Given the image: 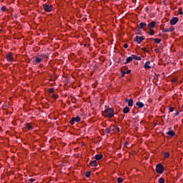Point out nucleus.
<instances>
[{
    "mask_svg": "<svg viewBox=\"0 0 183 183\" xmlns=\"http://www.w3.org/2000/svg\"><path fill=\"white\" fill-rule=\"evenodd\" d=\"M144 69H151V61H148L144 64Z\"/></svg>",
    "mask_w": 183,
    "mask_h": 183,
    "instance_id": "obj_8",
    "label": "nucleus"
},
{
    "mask_svg": "<svg viewBox=\"0 0 183 183\" xmlns=\"http://www.w3.org/2000/svg\"><path fill=\"white\" fill-rule=\"evenodd\" d=\"M178 115H179V112H177L174 114V117H178Z\"/></svg>",
    "mask_w": 183,
    "mask_h": 183,
    "instance_id": "obj_40",
    "label": "nucleus"
},
{
    "mask_svg": "<svg viewBox=\"0 0 183 183\" xmlns=\"http://www.w3.org/2000/svg\"><path fill=\"white\" fill-rule=\"evenodd\" d=\"M138 27L139 28V29H143V31H147V29H145V28H147V23L141 22L139 24Z\"/></svg>",
    "mask_w": 183,
    "mask_h": 183,
    "instance_id": "obj_6",
    "label": "nucleus"
},
{
    "mask_svg": "<svg viewBox=\"0 0 183 183\" xmlns=\"http://www.w3.org/2000/svg\"><path fill=\"white\" fill-rule=\"evenodd\" d=\"M155 25H157V21H153L148 24V26L150 29H152V28H155Z\"/></svg>",
    "mask_w": 183,
    "mask_h": 183,
    "instance_id": "obj_9",
    "label": "nucleus"
},
{
    "mask_svg": "<svg viewBox=\"0 0 183 183\" xmlns=\"http://www.w3.org/2000/svg\"><path fill=\"white\" fill-rule=\"evenodd\" d=\"M42 58L40 57H36L35 62L36 64H41L42 62Z\"/></svg>",
    "mask_w": 183,
    "mask_h": 183,
    "instance_id": "obj_20",
    "label": "nucleus"
},
{
    "mask_svg": "<svg viewBox=\"0 0 183 183\" xmlns=\"http://www.w3.org/2000/svg\"><path fill=\"white\" fill-rule=\"evenodd\" d=\"M116 129L117 130L118 132H119L120 131L119 127H116Z\"/></svg>",
    "mask_w": 183,
    "mask_h": 183,
    "instance_id": "obj_45",
    "label": "nucleus"
},
{
    "mask_svg": "<svg viewBox=\"0 0 183 183\" xmlns=\"http://www.w3.org/2000/svg\"><path fill=\"white\" fill-rule=\"evenodd\" d=\"M103 157L104 156L102 154H96L94 158H95V159H97V161H99V160L102 159Z\"/></svg>",
    "mask_w": 183,
    "mask_h": 183,
    "instance_id": "obj_15",
    "label": "nucleus"
},
{
    "mask_svg": "<svg viewBox=\"0 0 183 183\" xmlns=\"http://www.w3.org/2000/svg\"><path fill=\"white\" fill-rule=\"evenodd\" d=\"M174 31H175V28L174 26H172L170 29H169V32H174Z\"/></svg>",
    "mask_w": 183,
    "mask_h": 183,
    "instance_id": "obj_27",
    "label": "nucleus"
},
{
    "mask_svg": "<svg viewBox=\"0 0 183 183\" xmlns=\"http://www.w3.org/2000/svg\"><path fill=\"white\" fill-rule=\"evenodd\" d=\"M126 102H128L129 107H134V100L132 99H127Z\"/></svg>",
    "mask_w": 183,
    "mask_h": 183,
    "instance_id": "obj_10",
    "label": "nucleus"
},
{
    "mask_svg": "<svg viewBox=\"0 0 183 183\" xmlns=\"http://www.w3.org/2000/svg\"><path fill=\"white\" fill-rule=\"evenodd\" d=\"M6 59H7L8 62H12V61H14V57L12 56V53L7 54Z\"/></svg>",
    "mask_w": 183,
    "mask_h": 183,
    "instance_id": "obj_7",
    "label": "nucleus"
},
{
    "mask_svg": "<svg viewBox=\"0 0 183 183\" xmlns=\"http://www.w3.org/2000/svg\"><path fill=\"white\" fill-rule=\"evenodd\" d=\"M167 134L169 135V137H174L175 132L173 130H169V132H167Z\"/></svg>",
    "mask_w": 183,
    "mask_h": 183,
    "instance_id": "obj_16",
    "label": "nucleus"
},
{
    "mask_svg": "<svg viewBox=\"0 0 183 183\" xmlns=\"http://www.w3.org/2000/svg\"><path fill=\"white\" fill-rule=\"evenodd\" d=\"M40 56H41V58L43 59V58L46 57V54H41Z\"/></svg>",
    "mask_w": 183,
    "mask_h": 183,
    "instance_id": "obj_39",
    "label": "nucleus"
},
{
    "mask_svg": "<svg viewBox=\"0 0 183 183\" xmlns=\"http://www.w3.org/2000/svg\"><path fill=\"white\" fill-rule=\"evenodd\" d=\"M177 78L172 79V82H177Z\"/></svg>",
    "mask_w": 183,
    "mask_h": 183,
    "instance_id": "obj_41",
    "label": "nucleus"
},
{
    "mask_svg": "<svg viewBox=\"0 0 183 183\" xmlns=\"http://www.w3.org/2000/svg\"><path fill=\"white\" fill-rule=\"evenodd\" d=\"M126 71H122V77L124 78L125 76Z\"/></svg>",
    "mask_w": 183,
    "mask_h": 183,
    "instance_id": "obj_34",
    "label": "nucleus"
},
{
    "mask_svg": "<svg viewBox=\"0 0 183 183\" xmlns=\"http://www.w3.org/2000/svg\"><path fill=\"white\" fill-rule=\"evenodd\" d=\"M169 112H174V107H169Z\"/></svg>",
    "mask_w": 183,
    "mask_h": 183,
    "instance_id": "obj_35",
    "label": "nucleus"
},
{
    "mask_svg": "<svg viewBox=\"0 0 183 183\" xmlns=\"http://www.w3.org/2000/svg\"><path fill=\"white\" fill-rule=\"evenodd\" d=\"M90 167H98V162H97V160H93L92 162H90L89 163Z\"/></svg>",
    "mask_w": 183,
    "mask_h": 183,
    "instance_id": "obj_11",
    "label": "nucleus"
},
{
    "mask_svg": "<svg viewBox=\"0 0 183 183\" xmlns=\"http://www.w3.org/2000/svg\"><path fill=\"white\" fill-rule=\"evenodd\" d=\"M69 123L71 124V125H74V124H75V120L74 119V117L71 118V119L69 122Z\"/></svg>",
    "mask_w": 183,
    "mask_h": 183,
    "instance_id": "obj_28",
    "label": "nucleus"
},
{
    "mask_svg": "<svg viewBox=\"0 0 183 183\" xmlns=\"http://www.w3.org/2000/svg\"><path fill=\"white\" fill-rule=\"evenodd\" d=\"M165 182V179H164V177H161L159 179V183H164Z\"/></svg>",
    "mask_w": 183,
    "mask_h": 183,
    "instance_id": "obj_25",
    "label": "nucleus"
},
{
    "mask_svg": "<svg viewBox=\"0 0 183 183\" xmlns=\"http://www.w3.org/2000/svg\"><path fill=\"white\" fill-rule=\"evenodd\" d=\"M162 31L163 32H169V29H162Z\"/></svg>",
    "mask_w": 183,
    "mask_h": 183,
    "instance_id": "obj_32",
    "label": "nucleus"
},
{
    "mask_svg": "<svg viewBox=\"0 0 183 183\" xmlns=\"http://www.w3.org/2000/svg\"><path fill=\"white\" fill-rule=\"evenodd\" d=\"M105 131H106L107 134H111V128L107 127Z\"/></svg>",
    "mask_w": 183,
    "mask_h": 183,
    "instance_id": "obj_29",
    "label": "nucleus"
},
{
    "mask_svg": "<svg viewBox=\"0 0 183 183\" xmlns=\"http://www.w3.org/2000/svg\"><path fill=\"white\" fill-rule=\"evenodd\" d=\"M125 72H126V74H127V75H129V74H131V69L127 70V71H125Z\"/></svg>",
    "mask_w": 183,
    "mask_h": 183,
    "instance_id": "obj_37",
    "label": "nucleus"
},
{
    "mask_svg": "<svg viewBox=\"0 0 183 183\" xmlns=\"http://www.w3.org/2000/svg\"><path fill=\"white\" fill-rule=\"evenodd\" d=\"M71 102H72L73 104H75V102H76V100L75 99H74L71 100Z\"/></svg>",
    "mask_w": 183,
    "mask_h": 183,
    "instance_id": "obj_42",
    "label": "nucleus"
},
{
    "mask_svg": "<svg viewBox=\"0 0 183 183\" xmlns=\"http://www.w3.org/2000/svg\"><path fill=\"white\" fill-rule=\"evenodd\" d=\"M1 9L3 12H5V11H6V6H2Z\"/></svg>",
    "mask_w": 183,
    "mask_h": 183,
    "instance_id": "obj_30",
    "label": "nucleus"
},
{
    "mask_svg": "<svg viewBox=\"0 0 183 183\" xmlns=\"http://www.w3.org/2000/svg\"><path fill=\"white\" fill-rule=\"evenodd\" d=\"M73 119L74 120V122H79L81 121V117H79V116H77L76 117H73Z\"/></svg>",
    "mask_w": 183,
    "mask_h": 183,
    "instance_id": "obj_22",
    "label": "nucleus"
},
{
    "mask_svg": "<svg viewBox=\"0 0 183 183\" xmlns=\"http://www.w3.org/2000/svg\"><path fill=\"white\" fill-rule=\"evenodd\" d=\"M144 39H145V36H136L134 39V42L141 44V42H142V41H144Z\"/></svg>",
    "mask_w": 183,
    "mask_h": 183,
    "instance_id": "obj_4",
    "label": "nucleus"
},
{
    "mask_svg": "<svg viewBox=\"0 0 183 183\" xmlns=\"http://www.w3.org/2000/svg\"><path fill=\"white\" fill-rule=\"evenodd\" d=\"M130 111V109L129 107H125L124 109H123V112L124 114H128Z\"/></svg>",
    "mask_w": 183,
    "mask_h": 183,
    "instance_id": "obj_18",
    "label": "nucleus"
},
{
    "mask_svg": "<svg viewBox=\"0 0 183 183\" xmlns=\"http://www.w3.org/2000/svg\"><path fill=\"white\" fill-rule=\"evenodd\" d=\"M105 108H108V106H105Z\"/></svg>",
    "mask_w": 183,
    "mask_h": 183,
    "instance_id": "obj_50",
    "label": "nucleus"
},
{
    "mask_svg": "<svg viewBox=\"0 0 183 183\" xmlns=\"http://www.w3.org/2000/svg\"><path fill=\"white\" fill-rule=\"evenodd\" d=\"M124 48H128V44H125L124 45Z\"/></svg>",
    "mask_w": 183,
    "mask_h": 183,
    "instance_id": "obj_43",
    "label": "nucleus"
},
{
    "mask_svg": "<svg viewBox=\"0 0 183 183\" xmlns=\"http://www.w3.org/2000/svg\"><path fill=\"white\" fill-rule=\"evenodd\" d=\"M147 34H149V35L151 36H153V35L155 34V31H154L152 29H149V31H148Z\"/></svg>",
    "mask_w": 183,
    "mask_h": 183,
    "instance_id": "obj_19",
    "label": "nucleus"
},
{
    "mask_svg": "<svg viewBox=\"0 0 183 183\" xmlns=\"http://www.w3.org/2000/svg\"><path fill=\"white\" fill-rule=\"evenodd\" d=\"M179 15H183V11H182V10H181V9L179 10Z\"/></svg>",
    "mask_w": 183,
    "mask_h": 183,
    "instance_id": "obj_38",
    "label": "nucleus"
},
{
    "mask_svg": "<svg viewBox=\"0 0 183 183\" xmlns=\"http://www.w3.org/2000/svg\"><path fill=\"white\" fill-rule=\"evenodd\" d=\"M44 9L46 12H51L52 11V5H49L47 4H43Z\"/></svg>",
    "mask_w": 183,
    "mask_h": 183,
    "instance_id": "obj_3",
    "label": "nucleus"
},
{
    "mask_svg": "<svg viewBox=\"0 0 183 183\" xmlns=\"http://www.w3.org/2000/svg\"><path fill=\"white\" fill-rule=\"evenodd\" d=\"M164 169L165 168L164 167V165H162V164H158L156 166V172H157V174H164Z\"/></svg>",
    "mask_w": 183,
    "mask_h": 183,
    "instance_id": "obj_2",
    "label": "nucleus"
},
{
    "mask_svg": "<svg viewBox=\"0 0 183 183\" xmlns=\"http://www.w3.org/2000/svg\"><path fill=\"white\" fill-rule=\"evenodd\" d=\"M132 61H134L133 59H132V56H129V57L127 58L124 64L127 65V64H129V63L132 62Z\"/></svg>",
    "mask_w": 183,
    "mask_h": 183,
    "instance_id": "obj_12",
    "label": "nucleus"
},
{
    "mask_svg": "<svg viewBox=\"0 0 183 183\" xmlns=\"http://www.w3.org/2000/svg\"><path fill=\"white\" fill-rule=\"evenodd\" d=\"M150 39L151 41H154V42L156 44H159L161 42V39L151 38V39Z\"/></svg>",
    "mask_w": 183,
    "mask_h": 183,
    "instance_id": "obj_17",
    "label": "nucleus"
},
{
    "mask_svg": "<svg viewBox=\"0 0 183 183\" xmlns=\"http://www.w3.org/2000/svg\"><path fill=\"white\" fill-rule=\"evenodd\" d=\"M136 34H137V35H139V32H137Z\"/></svg>",
    "mask_w": 183,
    "mask_h": 183,
    "instance_id": "obj_47",
    "label": "nucleus"
},
{
    "mask_svg": "<svg viewBox=\"0 0 183 183\" xmlns=\"http://www.w3.org/2000/svg\"><path fill=\"white\" fill-rule=\"evenodd\" d=\"M84 46H86V44H84Z\"/></svg>",
    "mask_w": 183,
    "mask_h": 183,
    "instance_id": "obj_49",
    "label": "nucleus"
},
{
    "mask_svg": "<svg viewBox=\"0 0 183 183\" xmlns=\"http://www.w3.org/2000/svg\"><path fill=\"white\" fill-rule=\"evenodd\" d=\"M127 145H128V142H126L124 144V146L127 147Z\"/></svg>",
    "mask_w": 183,
    "mask_h": 183,
    "instance_id": "obj_46",
    "label": "nucleus"
},
{
    "mask_svg": "<svg viewBox=\"0 0 183 183\" xmlns=\"http://www.w3.org/2000/svg\"><path fill=\"white\" fill-rule=\"evenodd\" d=\"M132 58L133 60L135 59L136 61H141V56H138L135 54H132Z\"/></svg>",
    "mask_w": 183,
    "mask_h": 183,
    "instance_id": "obj_14",
    "label": "nucleus"
},
{
    "mask_svg": "<svg viewBox=\"0 0 183 183\" xmlns=\"http://www.w3.org/2000/svg\"><path fill=\"white\" fill-rule=\"evenodd\" d=\"M49 92L50 94H54V88H50V89H49Z\"/></svg>",
    "mask_w": 183,
    "mask_h": 183,
    "instance_id": "obj_31",
    "label": "nucleus"
},
{
    "mask_svg": "<svg viewBox=\"0 0 183 183\" xmlns=\"http://www.w3.org/2000/svg\"><path fill=\"white\" fill-rule=\"evenodd\" d=\"M52 98H54V99H58V95L53 94Z\"/></svg>",
    "mask_w": 183,
    "mask_h": 183,
    "instance_id": "obj_33",
    "label": "nucleus"
},
{
    "mask_svg": "<svg viewBox=\"0 0 183 183\" xmlns=\"http://www.w3.org/2000/svg\"><path fill=\"white\" fill-rule=\"evenodd\" d=\"M85 177L86 178H89L91 177V172H86Z\"/></svg>",
    "mask_w": 183,
    "mask_h": 183,
    "instance_id": "obj_24",
    "label": "nucleus"
},
{
    "mask_svg": "<svg viewBox=\"0 0 183 183\" xmlns=\"http://www.w3.org/2000/svg\"><path fill=\"white\" fill-rule=\"evenodd\" d=\"M154 52H156V54L159 53V49H155Z\"/></svg>",
    "mask_w": 183,
    "mask_h": 183,
    "instance_id": "obj_36",
    "label": "nucleus"
},
{
    "mask_svg": "<svg viewBox=\"0 0 183 183\" xmlns=\"http://www.w3.org/2000/svg\"><path fill=\"white\" fill-rule=\"evenodd\" d=\"M164 158H169V152H165L164 153Z\"/></svg>",
    "mask_w": 183,
    "mask_h": 183,
    "instance_id": "obj_23",
    "label": "nucleus"
},
{
    "mask_svg": "<svg viewBox=\"0 0 183 183\" xmlns=\"http://www.w3.org/2000/svg\"><path fill=\"white\" fill-rule=\"evenodd\" d=\"M159 36H162V34H159Z\"/></svg>",
    "mask_w": 183,
    "mask_h": 183,
    "instance_id": "obj_48",
    "label": "nucleus"
},
{
    "mask_svg": "<svg viewBox=\"0 0 183 183\" xmlns=\"http://www.w3.org/2000/svg\"><path fill=\"white\" fill-rule=\"evenodd\" d=\"M178 17H173L170 20V25H177V24L178 23Z\"/></svg>",
    "mask_w": 183,
    "mask_h": 183,
    "instance_id": "obj_5",
    "label": "nucleus"
},
{
    "mask_svg": "<svg viewBox=\"0 0 183 183\" xmlns=\"http://www.w3.org/2000/svg\"><path fill=\"white\" fill-rule=\"evenodd\" d=\"M26 127L29 131H32V129H34V127H32V125H31L29 123L26 124Z\"/></svg>",
    "mask_w": 183,
    "mask_h": 183,
    "instance_id": "obj_21",
    "label": "nucleus"
},
{
    "mask_svg": "<svg viewBox=\"0 0 183 183\" xmlns=\"http://www.w3.org/2000/svg\"><path fill=\"white\" fill-rule=\"evenodd\" d=\"M136 106L138 107V108H144V107H145V104H144V103L141 102H137L136 103Z\"/></svg>",
    "mask_w": 183,
    "mask_h": 183,
    "instance_id": "obj_13",
    "label": "nucleus"
},
{
    "mask_svg": "<svg viewBox=\"0 0 183 183\" xmlns=\"http://www.w3.org/2000/svg\"><path fill=\"white\" fill-rule=\"evenodd\" d=\"M142 51H147V48L143 47V48L142 49Z\"/></svg>",
    "mask_w": 183,
    "mask_h": 183,
    "instance_id": "obj_44",
    "label": "nucleus"
},
{
    "mask_svg": "<svg viewBox=\"0 0 183 183\" xmlns=\"http://www.w3.org/2000/svg\"><path fill=\"white\" fill-rule=\"evenodd\" d=\"M123 182H124V179H122V178H121V177H118L117 178V182L118 183H122Z\"/></svg>",
    "mask_w": 183,
    "mask_h": 183,
    "instance_id": "obj_26",
    "label": "nucleus"
},
{
    "mask_svg": "<svg viewBox=\"0 0 183 183\" xmlns=\"http://www.w3.org/2000/svg\"><path fill=\"white\" fill-rule=\"evenodd\" d=\"M104 117L107 118H112L114 115H115V112L114 111V108H107L104 110L103 113Z\"/></svg>",
    "mask_w": 183,
    "mask_h": 183,
    "instance_id": "obj_1",
    "label": "nucleus"
}]
</instances>
